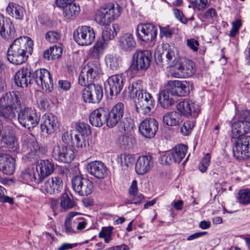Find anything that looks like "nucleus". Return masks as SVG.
Returning <instances> with one entry per match:
<instances>
[{"mask_svg":"<svg viewBox=\"0 0 250 250\" xmlns=\"http://www.w3.org/2000/svg\"><path fill=\"white\" fill-rule=\"evenodd\" d=\"M25 128L35 127L39 122L40 116L31 107H22L18 96L14 93L7 92L0 98V118L7 122L16 119Z\"/></svg>","mask_w":250,"mask_h":250,"instance_id":"1","label":"nucleus"},{"mask_svg":"<svg viewBox=\"0 0 250 250\" xmlns=\"http://www.w3.org/2000/svg\"><path fill=\"white\" fill-rule=\"evenodd\" d=\"M33 42L27 36L15 40L7 51V60L11 63L20 65L24 63L33 51Z\"/></svg>","mask_w":250,"mask_h":250,"instance_id":"2","label":"nucleus"},{"mask_svg":"<svg viewBox=\"0 0 250 250\" xmlns=\"http://www.w3.org/2000/svg\"><path fill=\"white\" fill-rule=\"evenodd\" d=\"M130 97L134 99L136 111L146 114L154 107L155 101L151 94L143 89V82L137 80L128 87Z\"/></svg>","mask_w":250,"mask_h":250,"instance_id":"3","label":"nucleus"},{"mask_svg":"<svg viewBox=\"0 0 250 250\" xmlns=\"http://www.w3.org/2000/svg\"><path fill=\"white\" fill-rule=\"evenodd\" d=\"M122 13V7L118 3L108 2L101 5L96 10L94 20L100 26H107L118 19Z\"/></svg>","mask_w":250,"mask_h":250,"instance_id":"4","label":"nucleus"},{"mask_svg":"<svg viewBox=\"0 0 250 250\" xmlns=\"http://www.w3.org/2000/svg\"><path fill=\"white\" fill-rule=\"evenodd\" d=\"M100 72V64L98 61L88 62L83 68L79 75V83L82 86L88 85L89 83H92Z\"/></svg>","mask_w":250,"mask_h":250,"instance_id":"5","label":"nucleus"},{"mask_svg":"<svg viewBox=\"0 0 250 250\" xmlns=\"http://www.w3.org/2000/svg\"><path fill=\"white\" fill-rule=\"evenodd\" d=\"M233 155L238 160L241 161L250 157V136H241L234 142Z\"/></svg>","mask_w":250,"mask_h":250,"instance_id":"6","label":"nucleus"},{"mask_svg":"<svg viewBox=\"0 0 250 250\" xmlns=\"http://www.w3.org/2000/svg\"><path fill=\"white\" fill-rule=\"evenodd\" d=\"M151 58L149 51L137 50L133 54L129 69L131 71L146 70L150 65Z\"/></svg>","mask_w":250,"mask_h":250,"instance_id":"7","label":"nucleus"},{"mask_svg":"<svg viewBox=\"0 0 250 250\" xmlns=\"http://www.w3.org/2000/svg\"><path fill=\"white\" fill-rule=\"evenodd\" d=\"M75 41L80 45H91L95 38L94 29L88 26L79 27L73 33Z\"/></svg>","mask_w":250,"mask_h":250,"instance_id":"8","label":"nucleus"},{"mask_svg":"<svg viewBox=\"0 0 250 250\" xmlns=\"http://www.w3.org/2000/svg\"><path fill=\"white\" fill-rule=\"evenodd\" d=\"M31 78L44 91L50 92L53 89V83L49 72L45 69H37L32 73Z\"/></svg>","mask_w":250,"mask_h":250,"instance_id":"9","label":"nucleus"},{"mask_svg":"<svg viewBox=\"0 0 250 250\" xmlns=\"http://www.w3.org/2000/svg\"><path fill=\"white\" fill-rule=\"evenodd\" d=\"M192 84L189 81L179 80H169L166 86L172 96L184 97L190 92Z\"/></svg>","mask_w":250,"mask_h":250,"instance_id":"10","label":"nucleus"},{"mask_svg":"<svg viewBox=\"0 0 250 250\" xmlns=\"http://www.w3.org/2000/svg\"><path fill=\"white\" fill-rule=\"evenodd\" d=\"M187 151L186 146L183 144L178 145L171 150L167 151L162 156V163L166 165L180 163L185 156Z\"/></svg>","mask_w":250,"mask_h":250,"instance_id":"11","label":"nucleus"},{"mask_svg":"<svg viewBox=\"0 0 250 250\" xmlns=\"http://www.w3.org/2000/svg\"><path fill=\"white\" fill-rule=\"evenodd\" d=\"M52 156L58 162L69 163L74 160L75 153L73 149L70 147L62 145H57L53 148Z\"/></svg>","mask_w":250,"mask_h":250,"instance_id":"12","label":"nucleus"},{"mask_svg":"<svg viewBox=\"0 0 250 250\" xmlns=\"http://www.w3.org/2000/svg\"><path fill=\"white\" fill-rule=\"evenodd\" d=\"M73 190L81 196H86L91 193L93 185L89 179L80 175H76L71 180Z\"/></svg>","mask_w":250,"mask_h":250,"instance_id":"13","label":"nucleus"},{"mask_svg":"<svg viewBox=\"0 0 250 250\" xmlns=\"http://www.w3.org/2000/svg\"><path fill=\"white\" fill-rule=\"evenodd\" d=\"M174 47L166 46L162 53L155 52V58L158 62L162 65H167V67H173L177 63L178 57L175 54Z\"/></svg>","mask_w":250,"mask_h":250,"instance_id":"14","label":"nucleus"},{"mask_svg":"<svg viewBox=\"0 0 250 250\" xmlns=\"http://www.w3.org/2000/svg\"><path fill=\"white\" fill-rule=\"evenodd\" d=\"M82 96L86 103H99L103 96L102 87L99 84L90 83L83 90Z\"/></svg>","mask_w":250,"mask_h":250,"instance_id":"15","label":"nucleus"},{"mask_svg":"<svg viewBox=\"0 0 250 250\" xmlns=\"http://www.w3.org/2000/svg\"><path fill=\"white\" fill-rule=\"evenodd\" d=\"M138 38L146 42H153L157 36V29L151 23L139 24L136 29Z\"/></svg>","mask_w":250,"mask_h":250,"instance_id":"16","label":"nucleus"},{"mask_svg":"<svg viewBox=\"0 0 250 250\" xmlns=\"http://www.w3.org/2000/svg\"><path fill=\"white\" fill-rule=\"evenodd\" d=\"M63 182L62 179L58 176H53L46 181L41 187V191L50 195H58L62 190Z\"/></svg>","mask_w":250,"mask_h":250,"instance_id":"17","label":"nucleus"},{"mask_svg":"<svg viewBox=\"0 0 250 250\" xmlns=\"http://www.w3.org/2000/svg\"><path fill=\"white\" fill-rule=\"evenodd\" d=\"M158 128V124L154 118H148L143 120L139 126L140 134L145 138H153Z\"/></svg>","mask_w":250,"mask_h":250,"instance_id":"18","label":"nucleus"},{"mask_svg":"<svg viewBox=\"0 0 250 250\" xmlns=\"http://www.w3.org/2000/svg\"><path fill=\"white\" fill-rule=\"evenodd\" d=\"M177 109L182 115L186 117H196L200 112L198 105L188 99L180 102L177 105Z\"/></svg>","mask_w":250,"mask_h":250,"instance_id":"19","label":"nucleus"},{"mask_svg":"<svg viewBox=\"0 0 250 250\" xmlns=\"http://www.w3.org/2000/svg\"><path fill=\"white\" fill-rule=\"evenodd\" d=\"M35 170L41 182L45 177L53 173L54 165L48 160H38L36 161Z\"/></svg>","mask_w":250,"mask_h":250,"instance_id":"20","label":"nucleus"},{"mask_svg":"<svg viewBox=\"0 0 250 250\" xmlns=\"http://www.w3.org/2000/svg\"><path fill=\"white\" fill-rule=\"evenodd\" d=\"M153 158L150 155L140 156L135 164V170L139 175H144L151 170L153 167Z\"/></svg>","mask_w":250,"mask_h":250,"instance_id":"21","label":"nucleus"},{"mask_svg":"<svg viewBox=\"0 0 250 250\" xmlns=\"http://www.w3.org/2000/svg\"><path fill=\"white\" fill-rule=\"evenodd\" d=\"M123 85L122 77L119 75H114L107 79L105 89L109 90L111 96H117L123 89Z\"/></svg>","mask_w":250,"mask_h":250,"instance_id":"22","label":"nucleus"},{"mask_svg":"<svg viewBox=\"0 0 250 250\" xmlns=\"http://www.w3.org/2000/svg\"><path fill=\"white\" fill-rule=\"evenodd\" d=\"M0 35L5 39L14 38L16 32L11 20L0 15Z\"/></svg>","mask_w":250,"mask_h":250,"instance_id":"23","label":"nucleus"},{"mask_svg":"<svg viewBox=\"0 0 250 250\" xmlns=\"http://www.w3.org/2000/svg\"><path fill=\"white\" fill-rule=\"evenodd\" d=\"M23 142L30 150L27 154V159L30 162L36 161L40 157V149L34 137L31 134L27 135L23 140Z\"/></svg>","mask_w":250,"mask_h":250,"instance_id":"24","label":"nucleus"},{"mask_svg":"<svg viewBox=\"0 0 250 250\" xmlns=\"http://www.w3.org/2000/svg\"><path fill=\"white\" fill-rule=\"evenodd\" d=\"M58 127L57 117L52 114H45L42 116L41 124L42 131L50 134Z\"/></svg>","mask_w":250,"mask_h":250,"instance_id":"25","label":"nucleus"},{"mask_svg":"<svg viewBox=\"0 0 250 250\" xmlns=\"http://www.w3.org/2000/svg\"><path fill=\"white\" fill-rule=\"evenodd\" d=\"M89 173L98 179L104 178L107 174V169L105 165L101 161H93L87 165Z\"/></svg>","mask_w":250,"mask_h":250,"instance_id":"26","label":"nucleus"},{"mask_svg":"<svg viewBox=\"0 0 250 250\" xmlns=\"http://www.w3.org/2000/svg\"><path fill=\"white\" fill-rule=\"evenodd\" d=\"M31 70L27 67L19 70L14 76V82L19 87H26L33 81L31 78Z\"/></svg>","mask_w":250,"mask_h":250,"instance_id":"27","label":"nucleus"},{"mask_svg":"<svg viewBox=\"0 0 250 250\" xmlns=\"http://www.w3.org/2000/svg\"><path fill=\"white\" fill-rule=\"evenodd\" d=\"M15 169V160L7 154H0V170L7 175H11Z\"/></svg>","mask_w":250,"mask_h":250,"instance_id":"28","label":"nucleus"},{"mask_svg":"<svg viewBox=\"0 0 250 250\" xmlns=\"http://www.w3.org/2000/svg\"><path fill=\"white\" fill-rule=\"evenodd\" d=\"M72 146L83 151H87L92 150L94 145L88 136L81 134H74Z\"/></svg>","mask_w":250,"mask_h":250,"instance_id":"29","label":"nucleus"},{"mask_svg":"<svg viewBox=\"0 0 250 250\" xmlns=\"http://www.w3.org/2000/svg\"><path fill=\"white\" fill-rule=\"evenodd\" d=\"M104 108H99L92 111L89 115V120L90 124L95 126L100 127L105 123V115Z\"/></svg>","mask_w":250,"mask_h":250,"instance_id":"30","label":"nucleus"},{"mask_svg":"<svg viewBox=\"0 0 250 250\" xmlns=\"http://www.w3.org/2000/svg\"><path fill=\"white\" fill-rule=\"evenodd\" d=\"M81 214L80 212L76 211H71L66 214L64 221L65 232L70 234L74 232L73 228L79 221L83 219L80 217Z\"/></svg>","mask_w":250,"mask_h":250,"instance_id":"31","label":"nucleus"},{"mask_svg":"<svg viewBox=\"0 0 250 250\" xmlns=\"http://www.w3.org/2000/svg\"><path fill=\"white\" fill-rule=\"evenodd\" d=\"M20 178L23 183L29 185H33L34 184H38L41 183L35 170L28 167L21 170Z\"/></svg>","mask_w":250,"mask_h":250,"instance_id":"32","label":"nucleus"},{"mask_svg":"<svg viewBox=\"0 0 250 250\" xmlns=\"http://www.w3.org/2000/svg\"><path fill=\"white\" fill-rule=\"evenodd\" d=\"M119 45L125 51H130L136 46V42L132 34L126 33L121 36L119 39Z\"/></svg>","mask_w":250,"mask_h":250,"instance_id":"33","label":"nucleus"},{"mask_svg":"<svg viewBox=\"0 0 250 250\" xmlns=\"http://www.w3.org/2000/svg\"><path fill=\"white\" fill-rule=\"evenodd\" d=\"M7 13L17 20H22L25 10L22 6L13 3H9L6 9Z\"/></svg>","mask_w":250,"mask_h":250,"instance_id":"34","label":"nucleus"},{"mask_svg":"<svg viewBox=\"0 0 250 250\" xmlns=\"http://www.w3.org/2000/svg\"><path fill=\"white\" fill-rule=\"evenodd\" d=\"M181 115L176 111L167 112L163 116V121L168 126H176L181 122Z\"/></svg>","mask_w":250,"mask_h":250,"instance_id":"35","label":"nucleus"},{"mask_svg":"<svg viewBox=\"0 0 250 250\" xmlns=\"http://www.w3.org/2000/svg\"><path fill=\"white\" fill-rule=\"evenodd\" d=\"M169 93V90H167L162 91L160 94V104L161 107L164 109H169L175 103V100L170 97Z\"/></svg>","mask_w":250,"mask_h":250,"instance_id":"36","label":"nucleus"},{"mask_svg":"<svg viewBox=\"0 0 250 250\" xmlns=\"http://www.w3.org/2000/svg\"><path fill=\"white\" fill-rule=\"evenodd\" d=\"M104 60L107 66L112 70H117L121 62L120 57L115 54H107Z\"/></svg>","mask_w":250,"mask_h":250,"instance_id":"37","label":"nucleus"},{"mask_svg":"<svg viewBox=\"0 0 250 250\" xmlns=\"http://www.w3.org/2000/svg\"><path fill=\"white\" fill-rule=\"evenodd\" d=\"M2 141L5 145V147L10 151L15 152L19 149L17 139L13 136H3Z\"/></svg>","mask_w":250,"mask_h":250,"instance_id":"38","label":"nucleus"},{"mask_svg":"<svg viewBox=\"0 0 250 250\" xmlns=\"http://www.w3.org/2000/svg\"><path fill=\"white\" fill-rule=\"evenodd\" d=\"M244 123L236 122L232 124L231 127L232 138L235 139H239L241 136H244V133H246L250 130L249 128L247 129L243 128Z\"/></svg>","mask_w":250,"mask_h":250,"instance_id":"39","label":"nucleus"},{"mask_svg":"<svg viewBox=\"0 0 250 250\" xmlns=\"http://www.w3.org/2000/svg\"><path fill=\"white\" fill-rule=\"evenodd\" d=\"M80 11V7L72 2L63 8V16L68 19L73 18L79 14Z\"/></svg>","mask_w":250,"mask_h":250,"instance_id":"40","label":"nucleus"},{"mask_svg":"<svg viewBox=\"0 0 250 250\" xmlns=\"http://www.w3.org/2000/svg\"><path fill=\"white\" fill-rule=\"evenodd\" d=\"M62 49L59 46L51 47L49 49L44 51L43 57L47 60L58 59L61 56Z\"/></svg>","mask_w":250,"mask_h":250,"instance_id":"41","label":"nucleus"},{"mask_svg":"<svg viewBox=\"0 0 250 250\" xmlns=\"http://www.w3.org/2000/svg\"><path fill=\"white\" fill-rule=\"evenodd\" d=\"M183 73H180V75L182 76V78L189 77L192 76L195 72V68L193 62L190 60H187L183 63Z\"/></svg>","mask_w":250,"mask_h":250,"instance_id":"42","label":"nucleus"},{"mask_svg":"<svg viewBox=\"0 0 250 250\" xmlns=\"http://www.w3.org/2000/svg\"><path fill=\"white\" fill-rule=\"evenodd\" d=\"M120 145L125 149L132 148L136 144V140L132 135H122L119 139Z\"/></svg>","mask_w":250,"mask_h":250,"instance_id":"43","label":"nucleus"},{"mask_svg":"<svg viewBox=\"0 0 250 250\" xmlns=\"http://www.w3.org/2000/svg\"><path fill=\"white\" fill-rule=\"evenodd\" d=\"M238 201L239 204L247 206L250 204V189H240L238 192Z\"/></svg>","mask_w":250,"mask_h":250,"instance_id":"44","label":"nucleus"},{"mask_svg":"<svg viewBox=\"0 0 250 250\" xmlns=\"http://www.w3.org/2000/svg\"><path fill=\"white\" fill-rule=\"evenodd\" d=\"M135 160L133 155L128 153L121 154L117 158V161L121 166L128 167L133 164Z\"/></svg>","mask_w":250,"mask_h":250,"instance_id":"45","label":"nucleus"},{"mask_svg":"<svg viewBox=\"0 0 250 250\" xmlns=\"http://www.w3.org/2000/svg\"><path fill=\"white\" fill-rule=\"evenodd\" d=\"M113 229V227H103L99 233L98 237L104 238L106 243H109L112 240Z\"/></svg>","mask_w":250,"mask_h":250,"instance_id":"46","label":"nucleus"},{"mask_svg":"<svg viewBox=\"0 0 250 250\" xmlns=\"http://www.w3.org/2000/svg\"><path fill=\"white\" fill-rule=\"evenodd\" d=\"M60 205L62 208L67 209L73 208L75 206V203L68 194H64L60 199Z\"/></svg>","mask_w":250,"mask_h":250,"instance_id":"47","label":"nucleus"},{"mask_svg":"<svg viewBox=\"0 0 250 250\" xmlns=\"http://www.w3.org/2000/svg\"><path fill=\"white\" fill-rule=\"evenodd\" d=\"M105 112L107 113L105 115L106 119L105 120V123L106 124L107 126L109 127H114L117 124L120 120L106 108H105Z\"/></svg>","mask_w":250,"mask_h":250,"instance_id":"48","label":"nucleus"},{"mask_svg":"<svg viewBox=\"0 0 250 250\" xmlns=\"http://www.w3.org/2000/svg\"><path fill=\"white\" fill-rule=\"evenodd\" d=\"M76 129L78 132L77 134L88 136L91 133V130L89 125L83 123L77 124Z\"/></svg>","mask_w":250,"mask_h":250,"instance_id":"49","label":"nucleus"},{"mask_svg":"<svg viewBox=\"0 0 250 250\" xmlns=\"http://www.w3.org/2000/svg\"><path fill=\"white\" fill-rule=\"evenodd\" d=\"M211 159L210 154L207 153L202 159L199 164V169L201 172H205L207 171L208 167L209 165Z\"/></svg>","mask_w":250,"mask_h":250,"instance_id":"50","label":"nucleus"},{"mask_svg":"<svg viewBox=\"0 0 250 250\" xmlns=\"http://www.w3.org/2000/svg\"><path fill=\"white\" fill-rule=\"evenodd\" d=\"M117 35V32L116 31V25L113 24L112 25V29L107 28L103 31L102 38L107 42L108 40L114 39Z\"/></svg>","mask_w":250,"mask_h":250,"instance_id":"51","label":"nucleus"},{"mask_svg":"<svg viewBox=\"0 0 250 250\" xmlns=\"http://www.w3.org/2000/svg\"><path fill=\"white\" fill-rule=\"evenodd\" d=\"M110 112L121 120L124 112V105L122 103H117L112 107Z\"/></svg>","mask_w":250,"mask_h":250,"instance_id":"52","label":"nucleus"},{"mask_svg":"<svg viewBox=\"0 0 250 250\" xmlns=\"http://www.w3.org/2000/svg\"><path fill=\"white\" fill-rule=\"evenodd\" d=\"M195 125L193 121H187L185 122L180 129L181 133L185 136L188 135Z\"/></svg>","mask_w":250,"mask_h":250,"instance_id":"53","label":"nucleus"},{"mask_svg":"<svg viewBox=\"0 0 250 250\" xmlns=\"http://www.w3.org/2000/svg\"><path fill=\"white\" fill-rule=\"evenodd\" d=\"M61 37L59 32L55 31H48L46 33L45 39L50 42H57Z\"/></svg>","mask_w":250,"mask_h":250,"instance_id":"54","label":"nucleus"},{"mask_svg":"<svg viewBox=\"0 0 250 250\" xmlns=\"http://www.w3.org/2000/svg\"><path fill=\"white\" fill-rule=\"evenodd\" d=\"M6 189L0 186V202L8 203L10 205L14 204V199L12 197L5 195Z\"/></svg>","mask_w":250,"mask_h":250,"instance_id":"55","label":"nucleus"},{"mask_svg":"<svg viewBox=\"0 0 250 250\" xmlns=\"http://www.w3.org/2000/svg\"><path fill=\"white\" fill-rule=\"evenodd\" d=\"M186 44L193 52L198 51L199 43L197 40L193 38L188 39L186 40Z\"/></svg>","mask_w":250,"mask_h":250,"instance_id":"56","label":"nucleus"},{"mask_svg":"<svg viewBox=\"0 0 250 250\" xmlns=\"http://www.w3.org/2000/svg\"><path fill=\"white\" fill-rule=\"evenodd\" d=\"M250 112L248 110H244L242 112L240 117L241 123H244V125L250 126Z\"/></svg>","mask_w":250,"mask_h":250,"instance_id":"57","label":"nucleus"},{"mask_svg":"<svg viewBox=\"0 0 250 250\" xmlns=\"http://www.w3.org/2000/svg\"><path fill=\"white\" fill-rule=\"evenodd\" d=\"M183 63H176L174 66V71L172 73V76L174 78H182V76L180 75V73H183Z\"/></svg>","mask_w":250,"mask_h":250,"instance_id":"58","label":"nucleus"},{"mask_svg":"<svg viewBox=\"0 0 250 250\" xmlns=\"http://www.w3.org/2000/svg\"><path fill=\"white\" fill-rule=\"evenodd\" d=\"M62 139L64 143L72 145L74 139L72 131H66L64 132L62 135Z\"/></svg>","mask_w":250,"mask_h":250,"instance_id":"59","label":"nucleus"},{"mask_svg":"<svg viewBox=\"0 0 250 250\" xmlns=\"http://www.w3.org/2000/svg\"><path fill=\"white\" fill-rule=\"evenodd\" d=\"M134 125V123L131 119H125L121 123V127L125 131H129L132 129Z\"/></svg>","mask_w":250,"mask_h":250,"instance_id":"60","label":"nucleus"},{"mask_svg":"<svg viewBox=\"0 0 250 250\" xmlns=\"http://www.w3.org/2000/svg\"><path fill=\"white\" fill-rule=\"evenodd\" d=\"M37 102L38 106L41 110H44L48 107V102L45 96L40 97Z\"/></svg>","mask_w":250,"mask_h":250,"instance_id":"61","label":"nucleus"},{"mask_svg":"<svg viewBox=\"0 0 250 250\" xmlns=\"http://www.w3.org/2000/svg\"><path fill=\"white\" fill-rule=\"evenodd\" d=\"M160 36L166 38H170L172 35V30L168 26L162 27L160 26Z\"/></svg>","mask_w":250,"mask_h":250,"instance_id":"62","label":"nucleus"},{"mask_svg":"<svg viewBox=\"0 0 250 250\" xmlns=\"http://www.w3.org/2000/svg\"><path fill=\"white\" fill-rule=\"evenodd\" d=\"M58 86L61 89L66 91L70 89L71 84L66 80H60L58 82Z\"/></svg>","mask_w":250,"mask_h":250,"instance_id":"63","label":"nucleus"},{"mask_svg":"<svg viewBox=\"0 0 250 250\" xmlns=\"http://www.w3.org/2000/svg\"><path fill=\"white\" fill-rule=\"evenodd\" d=\"M174 13L175 17L183 23H186L187 21V19L184 17L181 11L179 9H174Z\"/></svg>","mask_w":250,"mask_h":250,"instance_id":"64","label":"nucleus"}]
</instances>
